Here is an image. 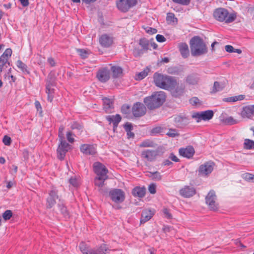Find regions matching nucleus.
Here are the masks:
<instances>
[{"mask_svg":"<svg viewBox=\"0 0 254 254\" xmlns=\"http://www.w3.org/2000/svg\"><path fill=\"white\" fill-rule=\"evenodd\" d=\"M153 78L155 85L163 89L171 90L177 85V80L172 76L155 73Z\"/></svg>","mask_w":254,"mask_h":254,"instance_id":"f257e3e1","label":"nucleus"},{"mask_svg":"<svg viewBox=\"0 0 254 254\" xmlns=\"http://www.w3.org/2000/svg\"><path fill=\"white\" fill-rule=\"evenodd\" d=\"M166 95L163 91L153 93L151 96L145 97L143 102L147 107L152 110L160 107L165 102Z\"/></svg>","mask_w":254,"mask_h":254,"instance_id":"f03ea898","label":"nucleus"},{"mask_svg":"<svg viewBox=\"0 0 254 254\" xmlns=\"http://www.w3.org/2000/svg\"><path fill=\"white\" fill-rule=\"evenodd\" d=\"M190 44L191 54L193 57L200 56L207 53V48L205 43L199 37L192 38Z\"/></svg>","mask_w":254,"mask_h":254,"instance_id":"7ed1b4c3","label":"nucleus"},{"mask_svg":"<svg viewBox=\"0 0 254 254\" xmlns=\"http://www.w3.org/2000/svg\"><path fill=\"white\" fill-rule=\"evenodd\" d=\"M213 16L216 20L220 22L228 23L235 20L236 18L235 13H229L228 10L224 8H219L215 10Z\"/></svg>","mask_w":254,"mask_h":254,"instance_id":"20e7f679","label":"nucleus"},{"mask_svg":"<svg viewBox=\"0 0 254 254\" xmlns=\"http://www.w3.org/2000/svg\"><path fill=\"white\" fill-rule=\"evenodd\" d=\"M79 248L82 254H107L109 251L106 245H102L99 247L91 249L88 245L84 242H81Z\"/></svg>","mask_w":254,"mask_h":254,"instance_id":"39448f33","label":"nucleus"},{"mask_svg":"<svg viewBox=\"0 0 254 254\" xmlns=\"http://www.w3.org/2000/svg\"><path fill=\"white\" fill-rule=\"evenodd\" d=\"M214 163L212 161L204 163L200 165L198 170V174L202 177H208L213 170Z\"/></svg>","mask_w":254,"mask_h":254,"instance_id":"423d86ee","label":"nucleus"},{"mask_svg":"<svg viewBox=\"0 0 254 254\" xmlns=\"http://www.w3.org/2000/svg\"><path fill=\"white\" fill-rule=\"evenodd\" d=\"M213 116L214 113L212 110H207L194 113L192 115V118L196 120L197 122H199L201 120L209 121L213 118Z\"/></svg>","mask_w":254,"mask_h":254,"instance_id":"0eeeda50","label":"nucleus"},{"mask_svg":"<svg viewBox=\"0 0 254 254\" xmlns=\"http://www.w3.org/2000/svg\"><path fill=\"white\" fill-rule=\"evenodd\" d=\"M55 86V78L49 75L46 84V93L48 95V100L52 102L54 98V88Z\"/></svg>","mask_w":254,"mask_h":254,"instance_id":"6e6552de","label":"nucleus"},{"mask_svg":"<svg viewBox=\"0 0 254 254\" xmlns=\"http://www.w3.org/2000/svg\"><path fill=\"white\" fill-rule=\"evenodd\" d=\"M59 140L60 143L57 149L58 157L62 160L64 159L66 153L70 149V145L64 138L59 139Z\"/></svg>","mask_w":254,"mask_h":254,"instance_id":"1a4fd4ad","label":"nucleus"},{"mask_svg":"<svg viewBox=\"0 0 254 254\" xmlns=\"http://www.w3.org/2000/svg\"><path fill=\"white\" fill-rule=\"evenodd\" d=\"M136 3V0H118L117 1V6L120 10L126 12Z\"/></svg>","mask_w":254,"mask_h":254,"instance_id":"9d476101","label":"nucleus"},{"mask_svg":"<svg viewBox=\"0 0 254 254\" xmlns=\"http://www.w3.org/2000/svg\"><path fill=\"white\" fill-rule=\"evenodd\" d=\"M216 196L213 190H210L206 196V202L209 206V208L212 210H217L218 206L216 202Z\"/></svg>","mask_w":254,"mask_h":254,"instance_id":"9b49d317","label":"nucleus"},{"mask_svg":"<svg viewBox=\"0 0 254 254\" xmlns=\"http://www.w3.org/2000/svg\"><path fill=\"white\" fill-rule=\"evenodd\" d=\"M59 198L58 190L56 188L53 187L49 192V196L47 199V207L52 208L56 203V200Z\"/></svg>","mask_w":254,"mask_h":254,"instance_id":"f8f14e48","label":"nucleus"},{"mask_svg":"<svg viewBox=\"0 0 254 254\" xmlns=\"http://www.w3.org/2000/svg\"><path fill=\"white\" fill-rule=\"evenodd\" d=\"M112 200L116 203H121L125 199V193L120 189H114L110 192Z\"/></svg>","mask_w":254,"mask_h":254,"instance_id":"ddd939ff","label":"nucleus"},{"mask_svg":"<svg viewBox=\"0 0 254 254\" xmlns=\"http://www.w3.org/2000/svg\"><path fill=\"white\" fill-rule=\"evenodd\" d=\"M146 107L141 103L137 102L134 104L132 112L135 117H139L143 116L146 113Z\"/></svg>","mask_w":254,"mask_h":254,"instance_id":"4468645a","label":"nucleus"},{"mask_svg":"<svg viewBox=\"0 0 254 254\" xmlns=\"http://www.w3.org/2000/svg\"><path fill=\"white\" fill-rule=\"evenodd\" d=\"M110 75V70L107 67H103L99 69L96 77L100 81L105 82L109 79Z\"/></svg>","mask_w":254,"mask_h":254,"instance_id":"2eb2a0df","label":"nucleus"},{"mask_svg":"<svg viewBox=\"0 0 254 254\" xmlns=\"http://www.w3.org/2000/svg\"><path fill=\"white\" fill-rule=\"evenodd\" d=\"M94 171L97 177L108 176V171L106 167L99 162H95L93 165Z\"/></svg>","mask_w":254,"mask_h":254,"instance_id":"dca6fc26","label":"nucleus"},{"mask_svg":"<svg viewBox=\"0 0 254 254\" xmlns=\"http://www.w3.org/2000/svg\"><path fill=\"white\" fill-rule=\"evenodd\" d=\"M196 193L195 189L192 187L185 186L180 190V194L184 197H190Z\"/></svg>","mask_w":254,"mask_h":254,"instance_id":"f3484780","label":"nucleus"},{"mask_svg":"<svg viewBox=\"0 0 254 254\" xmlns=\"http://www.w3.org/2000/svg\"><path fill=\"white\" fill-rule=\"evenodd\" d=\"M154 210L151 209H145L141 213L140 224H143L149 221L154 215Z\"/></svg>","mask_w":254,"mask_h":254,"instance_id":"a211bd4d","label":"nucleus"},{"mask_svg":"<svg viewBox=\"0 0 254 254\" xmlns=\"http://www.w3.org/2000/svg\"><path fill=\"white\" fill-rule=\"evenodd\" d=\"M80 151L85 155H94L96 153L95 147L93 145L87 144L81 145Z\"/></svg>","mask_w":254,"mask_h":254,"instance_id":"6ab92c4d","label":"nucleus"},{"mask_svg":"<svg viewBox=\"0 0 254 254\" xmlns=\"http://www.w3.org/2000/svg\"><path fill=\"white\" fill-rule=\"evenodd\" d=\"M113 42V38L107 34L102 35L99 39L100 44L104 47H110L112 44Z\"/></svg>","mask_w":254,"mask_h":254,"instance_id":"aec40b11","label":"nucleus"},{"mask_svg":"<svg viewBox=\"0 0 254 254\" xmlns=\"http://www.w3.org/2000/svg\"><path fill=\"white\" fill-rule=\"evenodd\" d=\"M106 118L109 122V124H113L114 130H115V129L117 127L119 123L121 121V117L119 114H117L115 116H107Z\"/></svg>","mask_w":254,"mask_h":254,"instance_id":"412c9836","label":"nucleus"},{"mask_svg":"<svg viewBox=\"0 0 254 254\" xmlns=\"http://www.w3.org/2000/svg\"><path fill=\"white\" fill-rule=\"evenodd\" d=\"M194 153V149L191 146H189L185 148H181L179 150L180 155L183 157L190 158L193 155Z\"/></svg>","mask_w":254,"mask_h":254,"instance_id":"4be33fe9","label":"nucleus"},{"mask_svg":"<svg viewBox=\"0 0 254 254\" xmlns=\"http://www.w3.org/2000/svg\"><path fill=\"white\" fill-rule=\"evenodd\" d=\"M156 155V151L151 150H145L143 151L141 153L142 157L149 161L153 160L155 159Z\"/></svg>","mask_w":254,"mask_h":254,"instance_id":"5701e85b","label":"nucleus"},{"mask_svg":"<svg viewBox=\"0 0 254 254\" xmlns=\"http://www.w3.org/2000/svg\"><path fill=\"white\" fill-rule=\"evenodd\" d=\"M185 86L184 84L181 83L179 84L177 82V85L173 88L172 92L173 95L175 97H178L182 95L185 91Z\"/></svg>","mask_w":254,"mask_h":254,"instance_id":"b1692460","label":"nucleus"},{"mask_svg":"<svg viewBox=\"0 0 254 254\" xmlns=\"http://www.w3.org/2000/svg\"><path fill=\"white\" fill-rule=\"evenodd\" d=\"M241 115L244 118H251L253 116L252 105L244 107L241 111Z\"/></svg>","mask_w":254,"mask_h":254,"instance_id":"393cba45","label":"nucleus"},{"mask_svg":"<svg viewBox=\"0 0 254 254\" xmlns=\"http://www.w3.org/2000/svg\"><path fill=\"white\" fill-rule=\"evenodd\" d=\"M179 51L183 58H187L190 55L188 45L185 43H180L179 45Z\"/></svg>","mask_w":254,"mask_h":254,"instance_id":"a878e982","label":"nucleus"},{"mask_svg":"<svg viewBox=\"0 0 254 254\" xmlns=\"http://www.w3.org/2000/svg\"><path fill=\"white\" fill-rule=\"evenodd\" d=\"M200 80L199 76L196 74H191L186 77V82L190 85H196Z\"/></svg>","mask_w":254,"mask_h":254,"instance_id":"bb28decb","label":"nucleus"},{"mask_svg":"<svg viewBox=\"0 0 254 254\" xmlns=\"http://www.w3.org/2000/svg\"><path fill=\"white\" fill-rule=\"evenodd\" d=\"M104 109L107 113H111L113 108V102L107 98L103 99Z\"/></svg>","mask_w":254,"mask_h":254,"instance_id":"cd10ccee","label":"nucleus"},{"mask_svg":"<svg viewBox=\"0 0 254 254\" xmlns=\"http://www.w3.org/2000/svg\"><path fill=\"white\" fill-rule=\"evenodd\" d=\"M132 193L134 196L142 197L145 195V189L144 188L135 187L133 189Z\"/></svg>","mask_w":254,"mask_h":254,"instance_id":"c85d7f7f","label":"nucleus"},{"mask_svg":"<svg viewBox=\"0 0 254 254\" xmlns=\"http://www.w3.org/2000/svg\"><path fill=\"white\" fill-rule=\"evenodd\" d=\"M111 71L114 78L120 77L123 75V69L119 66H112Z\"/></svg>","mask_w":254,"mask_h":254,"instance_id":"c756f323","label":"nucleus"},{"mask_svg":"<svg viewBox=\"0 0 254 254\" xmlns=\"http://www.w3.org/2000/svg\"><path fill=\"white\" fill-rule=\"evenodd\" d=\"M108 179V176H102L101 177H96L95 179V185L99 188H101L105 185V181Z\"/></svg>","mask_w":254,"mask_h":254,"instance_id":"7c9ffc66","label":"nucleus"},{"mask_svg":"<svg viewBox=\"0 0 254 254\" xmlns=\"http://www.w3.org/2000/svg\"><path fill=\"white\" fill-rule=\"evenodd\" d=\"M221 121L223 123L227 125H233L239 123V121L235 119L231 116L223 118L221 119Z\"/></svg>","mask_w":254,"mask_h":254,"instance_id":"2f4dec72","label":"nucleus"},{"mask_svg":"<svg viewBox=\"0 0 254 254\" xmlns=\"http://www.w3.org/2000/svg\"><path fill=\"white\" fill-rule=\"evenodd\" d=\"M224 87L225 86L223 83L215 81L214 83L211 93H215L216 92H220L224 89Z\"/></svg>","mask_w":254,"mask_h":254,"instance_id":"473e14b6","label":"nucleus"},{"mask_svg":"<svg viewBox=\"0 0 254 254\" xmlns=\"http://www.w3.org/2000/svg\"><path fill=\"white\" fill-rule=\"evenodd\" d=\"M146 175L155 181H160L162 179L160 173L157 171L154 172H148Z\"/></svg>","mask_w":254,"mask_h":254,"instance_id":"72a5a7b5","label":"nucleus"},{"mask_svg":"<svg viewBox=\"0 0 254 254\" xmlns=\"http://www.w3.org/2000/svg\"><path fill=\"white\" fill-rule=\"evenodd\" d=\"M175 121L177 126H183L188 123V119L186 117L178 116L175 118Z\"/></svg>","mask_w":254,"mask_h":254,"instance_id":"f704fd0d","label":"nucleus"},{"mask_svg":"<svg viewBox=\"0 0 254 254\" xmlns=\"http://www.w3.org/2000/svg\"><path fill=\"white\" fill-rule=\"evenodd\" d=\"M244 148L249 150L254 149V141L249 139H245L244 143Z\"/></svg>","mask_w":254,"mask_h":254,"instance_id":"c9c22d12","label":"nucleus"},{"mask_svg":"<svg viewBox=\"0 0 254 254\" xmlns=\"http://www.w3.org/2000/svg\"><path fill=\"white\" fill-rule=\"evenodd\" d=\"M58 207L61 213L63 214L65 218H69V214L66 209V208L64 206L63 203L58 204Z\"/></svg>","mask_w":254,"mask_h":254,"instance_id":"e433bc0d","label":"nucleus"},{"mask_svg":"<svg viewBox=\"0 0 254 254\" xmlns=\"http://www.w3.org/2000/svg\"><path fill=\"white\" fill-rule=\"evenodd\" d=\"M69 183V188L70 189L72 188H76L78 187L79 185V181L77 180L75 177H71L68 181Z\"/></svg>","mask_w":254,"mask_h":254,"instance_id":"4c0bfd02","label":"nucleus"},{"mask_svg":"<svg viewBox=\"0 0 254 254\" xmlns=\"http://www.w3.org/2000/svg\"><path fill=\"white\" fill-rule=\"evenodd\" d=\"M166 20L168 23L176 24L177 23V18L175 17L174 14L169 13L167 15Z\"/></svg>","mask_w":254,"mask_h":254,"instance_id":"58836bf2","label":"nucleus"},{"mask_svg":"<svg viewBox=\"0 0 254 254\" xmlns=\"http://www.w3.org/2000/svg\"><path fill=\"white\" fill-rule=\"evenodd\" d=\"M71 128L73 130H77L76 133L78 135H79V134H80V133L82 131V126L80 124H79V123H78L77 122H74L72 124V125L71 126Z\"/></svg>","mask_w":254,"mask_h":254,"instance_id":"ea45409f","label":"nucleus"},{"mask_svg":"<svg viewBox=\"0 0 254 254\" xmlns=\"http://www.w3.org/2000/svg\"><path fill=\"white\" fill-rule=\"evenodd\" d=\"M149 71V69L148 68H145L143 71H141L140 72L138 73L136 75V79L137 80H141L143 79L144 77H145L148 72Z\"/></svg>","mask_w":254,"mask_h":254,"instance_id":"a19ab883","label":"nucleus"},{"mask_svg":"<svg viewBox=\"0 0 254 254\" xmlns=\"http://www.w3.org/2000/svg\"><path fill=\"white\" fill-rule=\"evenodd\" d=\"M17 67L20 69L22 72L28 73L27 69V65L23 63L21 61L18 60L16 63Z\"/></svg>","mask_w":254,"mask_h":254,"instance_id":"79ce46f5","label":"nucleus"},{"mask_svg":"<svg viewBox=\"0 0 254 254\" xmlns=\"http://www.w3.org/2000/svg\"><path fill=\"white\" fill-rule=\"evenodd\" d=\"M244 98L243 95H239L225 98V101L229 102H234L237 101L242 100Z\"/></svg>","mask_w":254,"mask_h":254,"instance_id":"37998d69","label":"nucleus"},{"mask_svg":"<svg viewBox=\"0 0 254 254\" xmlns=\"http://www.w3.org/2000/svg\"><path fill=\"white\" fill-rule=\"evenodd\" d=\"M139 44L143 49L147 50L148 49L149 42L145 38L141 39L139 41Z\"/></svg>","mask_w":254,"mask_h":254,"instance_id":"c03bdc74","label":"nucleus"},{"mask_svg":"<svg viewBox=\"0 0 254 254\" xmlns=\"http://www.w3.org/2000/svg\"><path fill=\"white\" fill-rule=\"evenodd\" d=\"M77 52L80 56V57L83 59L86 58L89 55V52L87 50L84 49H77Z\"/></svg>","mask_w":254,"mask_h":254,"instance_id":"a18cd8bd","label":"nucleus"},{"mask_svg":"<svg viewBox=\"0 0 254 254\" xmlns=\"http://www.w3.org/2000/svg\"><path fill=\"white\" fill-rule=\"evenodd\" d=\"M139 146L143 147H153V142L149 140H146L142 142Z\"/></svg>","mask_w":254,"mask_h":254,"instance_id":"49530a36","label":"nucleus"},{"mask_svg":"<svg viewBox=\"0 0 254 254\" xmlns=\"http://www.w3.org/2000/svg\"><path fill=\"white\" fill-rule=\"evenodd\" d=\"M7 64H9L8 62V60L5 58H3V57H0V69L2 71L4 66H5Z\"/></svg>","mask_w":254,"mask_h":254,"instance_id":"de8ad7c7","label":"nucleus"},{"mask_svg":"<svg viewBox=\"0 0 254 254\" xmlns=\"http://www.w3.org/2000/svg\"><path fill=\"white\" fill-rule=\"evenodd\" d=\"M12 215V213L11 210H6L2 215V217L5 220H7L10 219Z\"/></svg>","mask_w":254,"mask_h":254,"instance_id":"09e8293b","label":"nucleus"},{"mask_svg":"<svg viewBox=\"0 0 254 254\" xmlns=\"http://www.w3.org/2000/svg\"><path fill=\"white\" fill-rule=\"evenodd\" d=\"M12 54V50L10 48L6 49L3 54L0 57H3V58L8 59Z\"/></svg>","mask_w":254,"mask_h":254,"instance_id":"8fccbe9b","label":"nucleus"},{"mask_svg":"<svg viewBox=\"0 0 254 254\" xmlns=\"http://www.w3.org/2000/svg\"><path fill=\"white\" fill-rule=\"evenodd\" d=\"M243 178L246 181L254 182V175L250 173H246L244 174Z\"/></svg>","mask_w":254,"mask_h":254,"instance_id":"3c124183","label":"nucleus"},{"mask_svg":"<svg viewBox=\"0 0 254 254\" xmlns=\"http://www.w3.org/2000/svg\"><path fill=\"white\" fill-rule=\"evenodd\" d=\"M166 134L170 137H175L176 136H178V131L174 129H170L167 132Z\"/></svg>","mask_w":254,"mask_h":254,"instance_id":"603ef678","label":"nucleus"},{"mask_svg":"<svg viewBox=\"0 0 254 254\" xmlns=\"http://www.w3.org/2000/svg\"><path fill=\"white\" fill-rule=\"evenodd\" d=\"M156 185L154 183L151 184L148 187V190L151 194H155L156 192Z\"/></svg>","mask_w":254,"mask_h":254,"instance_id":"864d4df0","label":"nucleus"},{"mask_svg":"<svg viewBox=\"0 0 254 254\" xmlns=\"http://www.w3.org/2000/svg\"><path fill=\"white\" fill-rule=\"evenodd\" d=\"M173 2L183 5H188L190 0H172Z\"/></svg>","mask_w":254,"mask_h":254,"instance_id":"5fc2aeb1","label":"nucleus"},{"mask_svg":"<svg viewBox=\"0 0 254 254\" xmlns=\"http://www.w3.org/2000/svg\"><path fill=\"white\" fill-rule=\"evenodd\" d=\"M11 138L10 137L7 136V135L4 136L3 139H2V142L4 145H7V146L11 144Z\"/></svg>","mask_w":254,"mask_h":254,"instance_id":"6e6d98bb","label":"nucleus"},{"mask_svg":"<svg viewBox=\"0 0 254 254\" xmlns=\"http://www.w3.org/2000/svg\"><path fill=\"white\" fill-rule=\"evenodd\" d=\"M121 110L122 112L124 114H128L130 111L129 107L127 105L123 106Z\"/></svg>","mask_w":254,"mask_h":254,"instance_id":"4d7b16f0","label":"nucleus"},{"mask_svg":"<svg viewBox=\"0 0 254 254\" xmlns=\"http://www.w3.org/2000/svg\"><path fill=\"white\" fill-rule=\"evenodd\" d=\"M146 32L149 34H154L157 33V31L156 29L151 28V27H147L145 29Z\"/></svg>","mask_w":254,"mask_h":254,"instance_id":"13d9d810","label":"nucleus"},{"mask_svg":"<svg viewBox=\"0 0 254 254\" xmlns=\"http://www.w3.org/2000/svg\"><path fill=\"white\" fill-rule=\"evenodd\" d=\"M64 130V127L61 126L59 129V139L64 138V134L63 133Z\"/></svg>","mask_w":254,"mask_h":254,"instance_id":"bf43d9fd","label":"nucleus"},{"mask_svg":"<svg viewBox=\"0 0 254 254\" xmlns=\"http://www.w3.org/2000/svg\"><path fill=\"white\" fill-rule=\"evenodd\" d=\"M156 39L158 42L160 43L164 42L166 41V38L164 37V36L160 34L156 35Z\"/></svg>","mask_w":254,"mask_h":254,"instance_id":"052dcab7","label":"nucleus"},{"mask_svg":"<svg viewBox=\"0 0 254 254\" xmlns=\"http://www.w3.org/2000/svg\"><path fill=\"white\" fill-rule=\"evenodd\" d=\"M72 136V134L70 131L68 132L66 134L67 139L70 143H73L74 141V139Z\"/></svg>","mask_w":254,"mask_h":254,"instance_id":"680f3d73","label":"nucleus"},{"mask_svg":"<svg viewBox=\"0 0 254 254\" xmlns=\"http://www.w3.org/2000/svg\"><path fill=\"white\" fill-rule=\"evenodd\" d=\"M163 212L165 215V216L168 218L170 219L172 217V215L170 214L169 210L167 208H164L163 210Z\"/></svg>","mask_w":254,"mask_h":254,"instance_id":"e2e57ef3","label":"nucleus"},{"mask_svg":"<svg viewBox=\"0 0 254 254\" xmlns=\"http://www.w3.org/2000/svg\"><path fill=\"white\" fill-rule=\"evenodd\" d=\"M47 62L51 66H54L56 65V62L55 60L52 57H49L48 58Z\"/></svg>","mask_w":254,"mask_h":254,"instance_id":"0e129e2a","label":"nucleus"},{"mask_svg":"<svg viewBox=\"0 0 254 254\" xmlns=\"http://www.w3.org/2000/svg\"><path fill=\"white\" fill-rule=\"evenodd\" d=\"M199 101L197 97H193L190 99V103L192 105H196L199 103Z\"/></svg>","mask_w":254,"mask_h":254,"instance_id":"69168bd1","label":"nucleus"},{"mask_svg":"<svg viewBox=\"0 0 254 254\" xmlns=\"http://www.w3.org/2000/svg\"><path fill=\"white\" fill-rule=\"evenodd\" d=\"M124 127H125V129L126 131H129V130H131L132 129V126L131 124L129 123H127L124 125Z\"/></svg>","mask_w":254,"mask_h":254,"instance_id":"338daca9","label":"nucleus"},{"mask_svg":"<svg viewBox=\"0 0 254 254\" xmlns=\"http://www.w3.org/2000/svg\"><path fill=\"white\" fill-rule=\"evenodd\" d=\"M225 50L229 53H232L234 52V48L231 45H226L225 47Z\"/></svg>","mask_w":254,"mask_h":254,"instance_id":"774afa93","label":"nucleus"}]
</instances>
